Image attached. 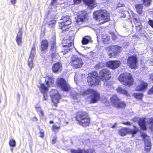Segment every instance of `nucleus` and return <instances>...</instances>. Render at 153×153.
<instances>
[{"label": "nucleus", "instance_id": "nucleus-30", "mask_svg": "<svg viewBox=\"0 0 153 153\" xmlns=\"http://www.w3.org/2000/svg\"><path fill=\"white\" fill-rule=\"evenodd\" d=\"M83 1L87 5L93 7L95 3V0H83Z\"/></svg>", "mask_w": 153, "mask_h": 153}, {"label": "nucleus", "instance_id": "nucleus-53", "mask_svg": "<svg viewBox=\"0 0 153 153\" xmlns=\"http://www.w3.org/2000/svg\"><path fill=\"white\" fill-rule=\"evenodd\" d=\"M40 137H44V134L42 132H40Z\"/></svg>", "mask_w": 153, "mask_h": 153}, {"label": "nucleus", "instance_id": "nucleus-25", "mask_svg": "<svg viewBox=\"0 0 153 153\" xmlns=\"http://www.w3.org/2000/svg\"><path fill=\"white\" fill-rule=\"evenodd\" d=\"M110 101L113 105L115 107L116 105L117 106V104L120 101V99L117 97L116 95H113L110 98Z\"/></svg>", "mask_w": 153, "mask_h": 153}, {"label": "nucleus", "instance_id": "nucleus-19", "mask_svg": "<svg viewBox=\"0 0 153 153\" xmlns=\"http://www.w3.org/2000/svg\"><path fill=\"white\" fill-rule=\"evenodd\" d=\"M148 84L142 81H139L137 85L136 90L137 91H142L147 88Z\"/></svg>", "mask_w": 153, "mask_h": 153}, {"label": "nucleus", "instance_id": "nucleus-3", "mask_svg": "<svg viewBox=\"0 0 153 153\" xmlns=\"http://www.w3.org/2000/svg\"><path fill=\"white\" fill-rule=\"evenodd\" d=\"M45 81V85L43 83L41 84L39 88L41 92L43 94L44 99L46 100L48 98L47 93L48 91L47 87L48 86H53L55 80L53 78L48 77L46 79Z\"/></svg>", "mask_w": 153, "mask_h": 153}, {"label": "nucleus", "instance_id": "nucleus-1", "mask_svg": "<svg viewBox=\"0 0 153 153\" xmlns=\"http://www.w3.org/2000/svg\"><path fill=\"white\" fill-rule=\"evenodd\" d=\"M111 72L108 69H104L102 70L100 73L99 77L98 76L97 73L95 72H93L88 74L87 77V81L89 84L91 85H97L100 84V80L104 82V85L106 86H109L111 84L108 81L111 77Z\"/></svg>", "mask_w": 153, "mask_h": 153}, {"label": "nucleus", "instance_id": "nucleus-6", "mask_svg": "<svg viewBox=\"0 0 153 153\" xmlns=\"http://www.w3.org/2000/svg\"><path fill=\"white\" fill-rule=\"evenodd\" d=\"M61 20H63V21L59 23V27H60L62 30V33H64L65 31L68 30L69 25L71 24V22L70 17L68 16L62 17Z\"/></svg>", "mask_w": 153, "mask_h": 153}, {"label": "nucleus", "instance_id": "nucleus-57", "mask_svg": "<svg viewBox=\"0 0 153 153\" xmlns=\"http://www.w3.org/2000/svg\"><path fill=\"white\" fill-rule=\"evenodd\" d=\"M75 76H76V75H75ZM76 76H75V77H74V80L75 81H76Z\"/></svg>", "mask_w": 153, "mask_h": 153}, {"label": "nucleus", "instance_id": "nucleus-32", "mask_svg": "<svg viewBox=\"0 0 153 153\" xmlns=\"http://www.w3.org/2000/svg\"><path fill=\"white\" fill-rule=\"evenodd\" d=\"M117 106L116 105L115 107L118 108H124L126 106L125 103L121 101L120 100L118 102V103L117 104Z\"/></svg>", "mask_w": 153, "mask_h": 153}, {"label": "nucleus", "instance_id": "nucleus-52", "mask_svg": "<svg viewBox=\"0 0 153 153\" xmlns=\"http://www.w3.org/2000/svg\"><path fill=\"white\" fill-rule=\"evenodd\" d=\"M123 124H125V125H131L130 123L128 122L123 123Z\"/></svg>", "mask_w": 153, "mask_h": 153}, {"label": "nucleus", "instance_id": "nucleus-54", "mask_svg": "<svg viewBox=\"0 0 153 153\" xmlns=\"http://www.w3.org/2000/svg\"><path fill=\"white\" fill-rule=\"evenodd\" d=\"M116 38V36L114 34V35L113 36V39H115Z\"/></svg>", "mask_w": 153, "mask_h": 153}, {"label": "nucleus", "instance_id": "nucleus-4", "mask_svg": "<svg viewBox=\"0 0 153 153\" xmlns=\"http://www.w3.org/2000/svg\"><path fill=\"white\" fill-rule=\"evenodd\" d=\"M118 79L121 83L125 85H131L133 83L132 76L128 73H123L120 75Z\"/></svg>", "mask_w": 153, "mask_h": 153}, {"label": "nucleus", "instance_id": "nucleus-43", "mask_svg": "<svg viewBox=\"0 0 153 153\" xmlns=\"http://www.w3.org/2000/svg\"><path fill=\"white\" fill-rule=\"evenodd\" d=\"M148 94H153V86L148 91Z\"/></svg>", "mask_w": 153, "mask_h": 153}, {"label": "nucleus", "instance_id": "nucleus-7", "mask_svg": "<svg viewBox=\"0 0 153 153\" xmlns=\"http://www.w3.org/2000/svg\"><path fill=\"white\" fill-rule=\"evenodd\" d=\"M121 48L118 46H111L105 48L110 57H114L121 51Z\"/></svg>", "mask_w": 153, "mask_h": 153}, {"label": "nucleus", "instance_id": "nucleus-37", "mask_svg": "<svg viewBox=\"0 0 153 153\" xmlns=\"http://www.w3.org/2000/svg\"><path fill=\"white\" fill-rule=\"evenodd\" d=\"M133 95L136 99L139 100L141 99L143 96V94L140 93H134Z\"/></svg>", "mask_w": 153, "mask_h": 153}, {"label": "nucleus", "instance_id": "nucleus-35", "mask_svg": "<svg viewBox=\"0 0 153 153\" xmlns=\"http://www.w3.org/2000/svg\"><path fill=\"white\" fill-rule=\"evenodd\" d=\"M93 90L91 89H88L81 92V94L83 96H86L89 94H91V92Z\"/></svg>", "mask_w": 153, "mask_h": 153}, {"label": "nucleus", "instance_id": "nucleus-42", "mask_svg": "<svg viewBox=\"0 0 153 153\" xmlns=\"http://www.w3.org/2000/svg\"><path fill=\"white\" fill-rule=\"evenodd\" d=\"M148 24L153 28V21L152 20H149L148 22Z\"/></svg>", "mask_w": 153, "mask_h": 153}, {"label": "nucleus", "instance_id": "nucleus-13", "mask_svg": "<svg viewBox=\"0 0 153 153\" xmlns=\"http://www.w3.org/2000/svg\"><path fill=\"white\" fill-rule=\"evenodd\" d=\"M88 15L85 11L81 12L79 13L76 22L79 25L81 24L83 22H85L87 21Z\"/></svg>", "mask_w": 153, "mask_h": 153}, {"label": "nucleus", "instance_id": "nucleus-22", "mask_svg": "<svg viewBox=\"0 0 153 153\" xmlns=\"http://www.w3.org/2000/svg\"><path fill=\"white\" fill-rule=\"evenodd\" d=\"M94 151V150L93 149H89L87 150H81L79 149L71 150V153H93Z\"/></svg>", "mask_w": 153, "mask_h": 153}, {"label": "nucleus", "instance_id": "nucleus-40", "mask_svg": "<svg viewBox=\"0 0 153 153\" xmlns=\"http://www.w3.org/2000/svg\"><path fill=\"white\" fill-rule=\"evenodd\" d=\"M60 128V127H57L54 125H53L52 127V130L54 132L56 133L58 132Z\"/></svg>", "mask_w": 153, "mask_h": 153}, {"label": "nucleus", "instance_id": "nucleus-29", "mask_svg": "<svg viewBox=\"0 0 153 153\" xmlns=\"http://www.w3.org/2000/svg\"><path fill=\"white\" fill-rule=\"evenodd\" d=\"M117 91L118 93L122 94L126 96H129V94L128 92L125 89H123L120 87H119L117 89Z\"/></svg>", "mask_w": 153, "mask_h": 153}, {"label": "nucleus", "instance_id": "nucleus-16", "mask_svg": "<svg viewBox=\"0 0 153 153\" xmlns=\"http://www.w3.org/2000/svg\"><path fill=\"white\" fill-rule=\"evenodd\" d=\"M91 102L94 103L97 102L100 100V97L99 93L97 91L93 90L91 94Z\"/></svg>", "mask_w": 153, "mask_h": 153}, {"label": "nucleus", "instance_id": "nucleus-17", "mask_svg": "<svg viewBox=\"0 0 153 153\" xmlns=\"http://www.w3.org/2000/svg\"><path fill=\"white\" fill-rule=\"evenodd\" d=\"M35 52V47L34 46H33L31 48V51L28 59V65L30 68V70L33 66V59L34 56Z\"/></svg>", "mask_w": 153, "mask_h": 153}, {"label": "nucleus", "instance_id": "nucleus-12", "mask_svg": "<svg viewBox=\"0 0 153 153\" xmlns=\"http://www.w3.org/2000/svg\"><path fill=\"white\" fill-rule=\"evenodd\" d=\"M74 37L73 36L69 37L68 39H64L62 41L63 45L64 47H67V49L70 50L73 47V41Z\"/></svg>", "mask_w": 153, "mask_h": 153}, {"label": "nucleus", "instance_id": "nucleus-27", "mask_svg": "<svg viewBox=\"0 0 153 153\" xmlns=\"http://www.w3.org/2000/svg\"><path fill=\"white\" fill-rule=\"evenodd\" d=\"M117 91L118 93L122 94L126 96H129V94L128 92L125 89H123L120 87H119L117 89Z\"/></svg>", "mask_w": 153, "mask_h": 153}, {"label": "nucleus", "instance_id": "nucleus-9", "mask_svg": "<svg viewBox=\"0 0 153 153\" xmlns=\"http://www.w3.org/2000/svg\"><path fill=\"white\" fill-rule=\"evenodd\" d=\"M70 63L71 65L76 68H81L83 64L82 59L76 55H73L71 56Z\"/></svg>", "mask_w": 153, "mask_h": 153}, {"label": "nucleus", "instance_id": "nucleus-46", "mask_svg": "<svg viewBox=\"0 0 153 153\" xmlns=\"http://www.w3.org/2000/svg\"><path fill=\"white\" fill-rule=\"evenodd\" d=\"M16 0H10V2L12 4L14 5L16 3Z\"/></svg>", "mask_w": 153, "mask_h": 153}, {"label": "nucleus", "instance_id": "nucleus-56", "mask_svg": "<svg viewBox=\"0 0 153 153\" xmlns=\"http://www.w3.org/2000/svg\"><path fill=\"white\" fill-rule=\"evenodd\" d=\"M53 123V121H51L50 122V123L51 124Z\"/></svg>", "mask_w": 153, "mask_h": 153}, {"label": "nucleus", "instance_id": "nucleus-55", "mask_svg": "<svg viewBox=\"0 0 153 153\" xmlns=\"http://www.w3.org/2000/svg\"><path fill=\"white\" fill-rule=\"evenodd\" d=\"M116 124L115 123V125H113L112 126V128H114L115 127V126H116Z\"/></svg>", "mask_w": 153, "mask_h": 153}, {"label": "nucleus", "instance_id": "nucleus-38", "mask_svg": "<svg viewBox=\"0 0 153 153\" xmlns=\"http://www.w3.org/2000/svg\"><path fill=\"white\" fill-rule=\"evenodd\" d=\"M71 95L73 99L75 100L77 99L79 96L77 93L74 92H72Z\"/></svg>", "mask_w": 153, "mask_h": 153}, {"label": "nucleus", "instance_id": "nucleus-20", "mask_svg": "<svg viewBox=\"0 0 153 153\" xmlns=\"http://www.w3.org/2000/svg\"><path fill=\"white\" fill-rule=\"evenodd\" d=\"M62 69V65L59 62L56 63L53 65L52 69L53 72L56 73L60 72Z\"/></svg>", "mask_w": 153, "mask_h": 153}, {"label": "nucleus", "instance_id": "nucleus-45", "mask_svg": "<svg viewBox=\"0 0 153 153\" xmlns=\"http://www.w3.org/2000/svg\"><path fill=\"white\" fill-rule=\"evenodd\" d=\"M56 137H54L53 139L52 140V143L53 144H55L56 142Z\"/></svg>", "mask_w": 153, "mask_h": 153}, {"label": "nucleus", "instance_id": "nucleus-39", "mask_svg": "<svg viewBox=\"0 0 153 153\" xmlns=\"http://www.w3.org/2000/svg\"><path fill=\"white\" fill-rule=\"evenodd\" d=\"M9 144L10 146L14 147L16 145V142L14 140H10L9 142Z\"/></svg>", "mask_w": 153, "mask_h": 153}, {"label": "nucleus", "instance_id": "nucleus-24", "mask_svg": "<svg viewBox=\"0 0 153 153\" xmlns=\"http://www.w3.org/2000/svg\"><path fill=\"white\" fill-rule=\"evenodd\" d=\"M22 30L20 29L16 37V40L17 44L19 45H21L22 43Z\"/></svg>", "mask_w": 153, "mask_h": 153}, {"label": "nucleus", "instance_id": "nucleus-18", "mask_svg": "<svg viewBox=\"0 0 153 153\" xmlns=\"http://www.w3.org/2000/svg\"><path fill=\"white\" fill-rule=\"evenodd\" d=\"M121 64L120 62L118 61H110L107 63V66L112 69H114L117 68Z\"/></svg>", "mask_w": 153, "mask_h": 153}, {"label": "nucleus", "instance_id": "nucleus-28", "mask_svg": "<svg viewBox=\"0 0 153 153\" xmlns=\"http://www.w3.org/2000/svg\"><path fill=\"white\" fill-rule=\"evenodd\" d=\"M117 91L118 93L122 94L126 96H129V94L128 92L125 89H123L120 87H119L117 89Z\"/></svg>", "mask_w": 153, "mask_h": 153}, {"label": "nucleus", "instance_id": "nucleus-23", "mask_svg": "<svg viewBox=\"0 0 153 153\" xmlns=\"http://www.w3.org/2000/svg\"><path fill=\"white\" fill-rule=\"evenodd\" d=\"M51 51H52V54L51 55V56L52 58H54L55 57L57 54L56 53L57 48L56 47L55 42L54 41H53L51 42Z\"/></svg>", "mask_w": 153, "mask_h": 153}, {"label": "nucleus", "instance_id": "nucleus-14", "mask_svg": "<svg viewBox=\"0 0 153 153\" xmlns=\"http://www.w3.org/2000/svg\"><path fill=\"white\" fill-rule=\"evenodd\" d=\"M137 63V59L135 56H131L128 58L127 60L128 65L131 69L136 68Z\"/></svg>", "mask_w": 153, "mask_h": 153}, {"label": "nucleus", "instance_id": "nucleus-21", "mask_svg": "<svg viewBox=\"0 0 153 153\" xmlns=\"http://www.w3.org/2000/svg\"><path fill=\"white\" fill-rule=\"evenodd\" d=\"M55 94L51 96L52 101L55 104H57L59 102L61 98V96L56 91H54Z\"/></svg>", "mask_w": 153, "mask_h": 153}, {"label": "nucleus", "instance_id": "nucleus-49", "mask_svg": "<svg viewBox=\"0 0 153 153\" xmlns=\"http://www.w3.org/2000/svg\"><path fill=\"white\" fill-rule=\"evenodd\" d=\"M134 23H135L136 22H140V21L139 19H137L136 18H134Z\"/></svg>", "mask_w": 153, "mask_h": 153}, {"label": "nucleus", "instance_id": "nucleus-10", "mask_svg": "<svg viewBox=\"0 0 153 153\" xmlns=\"http://www.w3.org/2000/svg\"><path fill=\"white\" fill-rule=\"evenodd\" d=\"M56 82L58 86L63 91H68L70 90L69 85L65 80L63 78H60L58 79L56 81Z\"/></svg>", "mask_w": 153, "mask_h": 153}, {"label": "nucleus", "instance_id": "nucleus-58", "mask_svg": "<svg viewBox=\"0 0 153 153\" xmlns=\"http://www.w3.org/2000/svg\"><path fill=\"white\" fill-rule=\"evenodd\" d=\"M13 148H11V150L12 151L13 150Z\"/></svg>", "mask_w": 153, "mask_h": 153}, {"label": "nucleus", "instance_id": "nucleus-11", "mask_svg": "<svg viewBox=\"0 0 153 153\" xmlns=\"http://www.w3.org/2000/svg\"><path fill=\"white\" fill-rule=\"evenodd\" d=\"M137 129L136 128H134L133 129L124 128L120 130L119 132L120 135L122 136H125L127 134H131L133 136L137 133Z\"/></svg>", "mask_w": 153, "mask_h": 153}, {"label": "nucleus", "instance_id": "nucleus-47", "mask_svg": "<svg viewBox=\"0 0 153 153\" xmlns=\"http://www.w3.org/2000/svg\"><path fill=\"white\" fill-rule=\"evenodd\" d=\"M32 120L33 121L36 122L38 120V119L36 117H34L32 118Z\"/></svg>", "mask_w": 153, "mask_h": 153}, {"label": "nucleus", "instance_id": "nucleus-51", "mask_svg": "<svg viewBox=\"0 0 153 153\" xmlns=\"http://www.w3.org/2000/svg\"><path fill=\"white\" fill-rule=\"evenodd\" d=\"M39 112L40 113V116L42 117L43 116V111H42Z\"/></svg>", "mask_w": 153, "mask_h": 153}, {"label": "nucleus", "instance_id": "nucleus-50", "mask_svg": "<svg viewBox=\"0 0 153 153\" xmlns=\"http://www.w3.org/2000/svg\"><path fill=\"white\" fill-rule=\"evenodd\" d=\"M150 79L151 80L153 81V73L150 75Z\"/></svg>", "mask_w": 153, "mask_h": 153}, {"label": "nucleus", "instance_id": "nucleus-59", "mask_svg": "<svg viewBox=\"0 0 153 153\" xmlns=\"http://www.w3.org/2000/svg\"><path fill=\"white\" fill-rule=\"evenodd\" d=\"M1 102V101L0 100V103Z\"/></svg>", "mask_w": 153, "mask_h": 153}, {"label": "nucleus", "instance_id": "nucleus-36", "mask_svg": "<svg viewBox=\"0 0 153 153\" xmlns=\"http://www.w3.org/2000/svg\"><path fill=\"white\" fill-rule=\"evenodd\" d=\"M56 23V21L55 20H51V21L48 22V24L49 27L50 28H52L53 27Z\"/></svg>", "mask_w": 153, "mask_h": 153}, {"label": "nucleus", "instance_id": "nucleus-34", "mask_svg": "<svg viewBox=\"0 0 153 153\" xmlns=\"http://www.w3.org/2000/svg\"><path fill=\"white\" fill-rule=\"evenodd\" d=\"M102 41L105 43H106L107 42L109 39V37L107 34H103L102 36Z\"/></svg>", "mask_w": 153, "mask_h": 153}, {"label": "nucleus", "instance_id": "nucleus-33", "mask_svg": "<svg viewBox=\"0 0 153 153\" xmlns=\"http://www.w3.org/2000/svg\"><path fill=\"white\" fill-rule=\"evenodd\" d=\"M135 7L138 13L139 14H141L142 13V10L143 8L142 5L137 4L135 5Z\"/></svg>", "mask_w": 153, "mask_h": 153}, {"label": "nucleus", "instance_id": "nucleus-15", "mask_svg": "<svg viewBox=\"0 0 153 153\" xmlns=\"http://www.w3.org/2000/svg\"><path fill=\"white\" fill-rule=\"evenodd\" d=\"M141 136L144 140L145 150L146 151H148L150 149L151 146L149 137L144 133L142 134Z\"/></svg>", "mask_w": 153, "mask_h": 153}, {"label": "nucleus", "instance_id": "nucleus-31", "mask_svg": "<svg viewBox=\"0 0 153 153\" xmlns=\"http://www.w3.org/2000/svg\"><path fill=\"white\" fill-rule=\"evenodd\" d=\"M91 39V38L90 36H85L82 40V43L83 45H86L88 43Z\"/></svg>", "mask_w": 153, "mask_h": 153}, {"label": "nucleus", "instance_id": "nucleus-41", "mask_svg": "<svg viewBox=\"0 0 153 153\" xmlns=\"http://www.w3.org/2000/svg\"><path fill=\"white\" fill-rule=\"evenodd\" d=\"M144 3L145 5L148 6L150 5L151 1L152 0H143Z\"/></svg>", "mask_w": 153, "mask_h": 153}, {"label": "nucleus", "instance_id": "nucleus-8", "mask_svg": "<svg viewBox=\"0 0 153 153\" xmlns=\"http://www.w3.org/2000/svg\"><path fill=\"white\" fill-rule=\"evenodd\" d=\"M146 122L148 123L149 127L150 128L153 130V118L147 119L143 118L140 120L139 125L142 129L144 130L146 129V126L147 123H146Z\"/></svg>", "mask_w": 153, "mask_h": 153}, {"label": "nucleus", "instance_id": "nucleus-2", "mask_svg": "<svg viewBox=\"0 0 153 153\" xmlns=\"http://www.w3.org/2000/svg\"><path fill=\"white\" fill-rule=\"evenodd\" d=\"M94 15L100 24H103L110 20V14L106 10H100L94 13Z\"/></svg>", "mask_w": 153, "mask_h": 153}, {"label": "nucleus", "instance_id": "nucleus-48", "mask_svg": "<svg viewBox=\"0 0 153 153\" xmlns=\"http://www.w3.org/2000/svg\"><path fill=\"white\" fill-rule=\"evenodd\" d=\"M36 108L37 110V111L40 112V111H42L41 108L40 107H36Z\"/></svg>", "mask_w": 153, "mask_h": 153}, {"label": "nucleus", "instance_id": "nucleus-44", "mask_svg": "<svg viewBox=\"0 0 153 153\" xmlns=\"http://www.w3.org/2000/svg\"><path fill=\"white\" fill-rule=\"evenodd\" d=\"M81 0H74V2L75 4H78L79 3Z\"/></svg>", "mask_w": 153, "mask_h": 153}, {"label": "nucleus", "instance_id": "nucleus-5", "mask_svg": "<svg viewBox=\"0 0 153 153\" xmlns=\"http://www.w3.org/2000/svg\"><path fill=\"white\" fill-rule=\"evenodd\" d=\"M76 120L79 124L84 126L89 125L90 123V120L89 117L87 116L85 112H80L78 113Z\"/></svg>", "mask_w": 153, "mask_h": 153}, {"label": "nucleus", "instance_id": "nucleus-26", "mask_svg": "<svg viewBox=\"0 0 153 153\" xmlns=\"http://www.w3.org/2000/svg\"><path fill=\"white\" fill-rule=\"evenodd\" d=\"M48 42L46 40L42 41L41 43V48L42 51H45L48 48Z\"/></svg>", "mask_w": 153, "mask_h": 153}]
</instances>
